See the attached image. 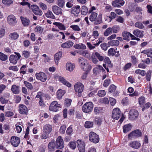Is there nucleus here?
Wrapping results in <instances>:
<instances>
[{
    "instance_id": "52",
    "label": "nucleus",
    "mask_w": 152,
    "mask_h": 152,
    "mask_svg": "<svg viewBox=\"0 0 152 152\" xmlns=\"http://www.w3.org/2000/svg\"><path fill=\"white\" fill-rule=\"evenodd\" d=\"M2 3L6 5H10L12 4L13 1L12 0H2Z\"/></svg>"
},
{
    "instance_id": "37",
    "label": "nucleus",
    "mask_w": 152,
    "mask_h": 152,
    "mask_svg": "<svg viewBox=\"0 0 152 152\" xmlns=\"http://www.w3.org/2000/svg\"><path fill=\"white\" fill-rule=\"evenodd\" d=\"M108 43L110 46H117L119 45V42L118 40H113L109 42Z\"/></svg>"
},
{
    "instance_id": "5",
    "label": "nucleus",
    "mask_w": 152,
    "mask_h": 152,
    "mask_svg": "<svg viewBox=\"0 0 152 152\" xmlns=\"http://www.w3.org/2000/svg\"><path fill=\"white\" fill-rule=\"evenodd\" d=\"M142 135L141 131L139 129H136L130 133L128 135V138L132 140L141 137Z\"/></svg>"
},
{
    "instance_id": "48",
    "label": "nucleus",
    "mask_w": 152,
    "mask_h": 152,
    "mask_svg": "<svg viewBox=\"0 0 152 152\" xmlns=\"http://www.w3.org/2000/svg\"><path fill=\"white\" fill-rule=\"evenodd\" d=\"M135 73L137 74L144 76L146 74L145 71L144 70H141L140 69H138L135 71Z\"/></svg>"
},
{
    "instance_id": "49",
    "label": "nucleus",
    "mask_w": 152,
    "mask_h": 152,
    "mask_svg": "<svg viewBox=\"0 0 152 152\" xmlns=\"http://www.w3.org/2000/svg\"><path fill=\"white\" fill-rule=\"evenodd\" d=\"M108 53L109 56H113L115 55V54L116 53V52L113 48H111L108 50Z\"/></svg>"
},
{
    "instance_id": "31",
    "label": "nucleus",
    "mask_w": 152,
    "mask_h": 152,
    "mask_svg": "<svg viewBox=\"0 0 152 152\" xmlns=\"http://www.w3.org/2000/svg\"><path fill=\"white\" fill-rule=\"evenodd\" d=\"M65 93V91L61 89H59L57 92V96L58 99H60L64 96Z\"/></svg>"
},
{
    "instance_id": "22",
    "label": "nucleus",
    "mask_w": 152,
    "mask_h": 152,
    "mask_svg": "<svg viewBox=\"0 0 152 152\" xmlns=\"http://www.w3.org/2000/svg\"><path fill=\"white\" fill-rule=\"evenodd\" d=\"M52 130V126L51 125L46 124L45 125L43 129V132L44 133L50 134Z\"/></svg>"
},
{
    "instance_id": "17",
    "label": "nucleus",
    "mask_w": 152,
    "mask_h": 152,
    "mask_svg": "<svg viewBox=\"0 0 152 152\" xmlns=\"http://www.w3.org/2000/svg\"><path fill=\"white\" fill-rule=\"evenodd\" d=\"M129 145L133 148L138 149L140 147L141 144L139 141H133L129 142Z\"/></svg>"
},
{
    "instance_id": "27",
    "label": "nucleus",
    "mask_w": 152,
    "mask_h": 152,
    "mask_svg": "<svg viewBox=\"0 0 152 152\" xmlns=\"http://www.w3.org/2000/svg\"><path fill=\"white\" fill-rule=\"evenodd\" d=\"M62 55V52L60 51L56 53L54 56V59L56 64L58 63V61L60 59Z\"/></svg>"
},
{
    "instance_id": "25",
    "label": "nucleus",
    "mask_w": 152,
    "mask_h": 152,
    "mask_svg": "<svg viewBox=\"0 0 152 152\" xmlns=\"http://www.w3.org/2000/svg\"><path fill=\"white\" fill-rule=\"evenodd\" d=\"M143 31H141L139 29H137L133 31V34L136 36L140 38H142L143 36Z\"/></svg>"
},
{
    "instance_id": "59",
    "label": "nucleus",
    "mask_w": 152,
    "mask_h": 152,
    "mask_svg": "<svg viewBox=\"0 0 152 152\" xmlns=\"http://www.w3.org/2000/svg\"><path fill=\"white\" fill-rule=\"evenodd\" d=\"M30 52L27 51H23L22 55L25 58H28L30 56Z\"/></svg>"
},
{
    "instance_id": "19",
    "label": "nucleus",
    "mask_w": 152,
    "mask_h": 152,
    "mask_svg": "<svg viewBox=\"0 0 152 152\" xmlns=\"http://www.w3.org/2000/svg\"><path fill=\"white\" fill-rule=\"evenodd\" d=\"M19 111L20 114H25L27 113L28 110L25 105L20 104L19 107Z\"/></svg>"
},
{
    "instance_id": "7",
    "label": "nucleus",
    "mask_w": 152,
    "mask_h": 152,
    "mask_svg": "<svg viewBox=\"0 0 152 152\" xmlns=\"http://www.w3.org/2000/svg\"><path fill=\"white\" fill-rule=\"evenodd\" d=\"M129 119L133 121L137 118L138 116L139 113L137 110L132 109L129 111Z\"/></svg>"
},
{
    "instance_id": "24",
    "label": "nucleus",
    "mask_w": 152,
    "mask_h": 152,
    "mask_svg": "<svg viewBox=\"0 0 152 152\" xmlns=\"http://www.w3.org/2000/svg\"><path fill=\"white\" fill-rule=\"evenodd\" d=\"M58 79L63 84L66 85L68 87H70L71 86V84L67 82L63 77H59Z\"/></svg>"
},
{
    "instance_id": "3",
    "label": "nucleus",
    "mask_w": 152,
    "mask_h": 152,
    "mask_svg": "<svg viewBox=\"0 0 152 152\" xmlns=\"http://www.w3.org/2000/svg\"><path fill=\"white\" fill-rule=\"evenodd\" d=\"M93 106L94 105L92 102H86L83 106L82 110L85 113H89L92 110Z\"/></svg>"
},
{
    "instance_id": "16",
    "label": "nucleus",
    "mask_w": 152,
    "mask_h": 152,
    "mask_svg": "<svg viewBox=\"0 0 152 152\" xmlns=\"http://www.w3.org/2000/svg\"><path fill=\"white\" fill-rule=\"evenodd\" d=\"M125 1L123 0H115L113 1L112 4L113 6L116 7H120L124 5Z\"/></svg>"
},
{
    "instance_id": "11",
    "label": "nucleus",
    "mask_w": 152,
    "mask_h": 152,
    "mask_svg": "<svg viewBox=\"0 0 152 152\" xmlns=\"http://www.w3.org/2000/svg\"><path fill=\"white\" fill-rule=\"evenodd\" d=\"M20 139L18 137L15 136H12L10 139L11 144L14 147H17L20 143Z\"/></svg>"
},
{
    "instance_id": "32",
    "label": "nucleus",
    "mask_w": 152,
    "mask_h": 152,
    "mask_svg": "<svg viewBox=\"0 0 152 152\" xmlns=\"http://www.w3.org/2000/svg\"><path fill=\"white\" fill-rule=\"evenodd\" d=\"M48 147L49 151H54L56 148L55 143L52 142H50L48 145Z\"/></svg>"
},
{
    "instance_id": "6",
    "label": "nucleus",
    "mask_w": 152,
    "mask_h": 152,
    "mask_svg": "<svg viewBox=\"0 0 152 152\" xmlns=\"http://www.w3.org/2000/svg\"><path fill=\"white\" fill-rule=\"evenodd\" d=\"M89 140L91 142L96 143L99 142V136L96 133L91 132L89 135Z\"/></svg>"
},
{
    "instance_id": "20",
    "label": "nucleus",
    "mask_w": 152,
    "mask_h": 152,
    "mask_svg": "<svg viewBox=\"0 0 152 152\" xmlns=\"http://www.w3.org/2000/svg\"><path fill=\"white\" fill-rule=\"evenodd\" d=\"M80 6L78 5L73 7L71 9V12L75 16H77L78 14L80 12Z\"/></svg>"
},
{
    "instance_id": "4",
    "label": "nucleus",
    "mask_w": 152,
    "mask_h": 152,
    "mask_svg": "<svg viewBox=\"0 0 152 152\" xmlns=\"http://www.w3.org/2000/svg\"><path fill=\"white\" fill-rule=\"evenodd\" d=\"M91 60L92 62L96 64L98 62L97 58L100 61H102L104 59V57L101 56L99 53L97 52L93 53L91 56Z\"/></svg>"
},
{
    "instance_id": "40",
    "label": "nucleus",
    "mask_w": 152,
    "mask_h": 152,
    "mask_svg": "<svg viewBox=\"0 0 152 152\" xmlns=\"http://www.w3.org/2000/svg\"><path fill=\"white\" fill-rule=\"evenodd\" d=\"M97 14L95 12H93L91 13L90 16V20L91 21L95 20L97 17Z\"/></svg>"
},
{
    "instance_id": "1",
    "label": "nucleus",
    "mask_w": 152,
    "mask_h": 152,
    "mask_svg": "<svg viewBox=\"0 0 152 152\" xmlns=\"http://www.w3.org/2000/svg\"><path fill=\"white\" fill-rule=\"evenodd\" d=\"M78 61L81 68L84 71L88 72L91 69L90 66L87 60L83 57H80L78 59Z\"/></svg>"
},
{
    "instance_id": "43",
    "label": "nucleus",
    "mask_w": 152,
    "mask_h": 152,
    "mask_svg": "<svg viewBox=\"0 0 152 152\" xmlns=\"http://www.w3.org/2000/svg\"><path fill=\"white\" fill-rule=\"evenodd\" d=\"M94 125L93 122L91 121H86L85 124V127L86 128H90L93 127Z\"/></svg>"
},
{
    "instance_id": "8",
    "label": "nucleus",
    "mask_w": 152,
    "mask_h": 152,
    "mask_svg": "<svg viewBox=\"0 0 152 152\" xmlns=\"http://www.w3.org/2000/svg\"><path fill=\"white\" fill-rule=\"evenodd\" d=\"M61 105L60 104H58L56 101H53L50 104L49 109L50 110L56 112L58 110V108L60 107Z\"/></svg>"
},
{
    "instance_id": "51",
    "label": "nucleus",
    "mask_w": 152,
    "mask_h": 152,
    "mask_svg": "<svg viewBox=\"0 0 152 152\" xmlns=\"http://www.w3.org/2000/svg\"><path fill=\"white\" fill-rule=\"evenodd\" d=\"M100 103H103L105 104H107L109 103V101L107 98H103L100 100Z\"/></svg>"
},
{
    "instance_id": "12",
    "label": "nucleus",
    "mask_w": 152,
    "mask_h": 152,
    "mask_svg": "<svg viewBox=\"0 0 152 152\" xmlns=\"http://www.w3.org/2000/svg\"><path fill=\"white\" fill-rule=\"evenodd\" d=\"M84 86L81 83H77L74 85V88L76 92L81 93L83 91Z\"/></svg>"
},
{
    "instance_id": "39",
    "label": "nucleus",
    "mask_w": 152,
    "mask_h": 152,
    "mask_svg": "<svg viewBox=\"0 0 152 152\" xmlns=\"http://www.w3.org/2000/svg\"><path fill=\"white\" fill-rule=\"evenodd\" d=\"M9 37L12 39H16L19 37L18 34L16 32L10 33L9 35Z\"/></svg>"
},
{
    "instance_id": "42",
    "label": "nucleus",
    "mask_w": 152,
    "mask_h": 152,
    "mask_svg": "<svg viewBox=\"0 0 152 152\" xmlns=\"http://www.w3.org/2000/svg\"><path fill=\"white\" fill-rule=\"evenodd\" d=\"M112 30L111 28L109 27L107 28L104 32V35L105 36H107L109 34H112Z\"/></svg>"
},
{
    "instance_id": "21",
    "label": "nucleus",
    "mask_w": 152,
    "mask_h": 152,
    "mask_svg": "<svg viewBox=\"0 0 152 152\" xmlns=\"http://www.w3.org/2000/svg\"><path fill=\"white\" fill-rule=\"evenodd\" d=\"M74 43L71 40H68L61 45V47L63 48H69L71 47Z\"/></svg>"
},
{
    "instance_id": "53",
    "label": "nucleus",
    "mask_w": 152,
    "mask_h": 152,
    "mask_svg": "<svg viewBox=\"0 0 152 152\" xmlns=\"http://www.w3.org/2000/svg\"><path fill=\"white\" fill-rule=\"evenodd\" d=\"M97 67H96L95 68H94L93 71L94 72V73L96 75L98 72H96V69H99V70H102V71H105L104 69H103V67L100 65H97Z\"/></svg>"
},
{
    "instance_id": "26",
    "label": "nucleus",
    "mask_w": 152,
    "mask_h": 152,
    "mask_svg": "<svg viewBox=\"0 0 152 152\" xmlns=\"http://www.w3.org/2000/svg\"><path fill=\"white\" fill-rule=\"evenodd\" d=\"M18 61V58L17 56L12 55L10 56V61L11 63L15 64L17 63Z\"/></svg>"
},
{
    "instance_id": "61",
    "label": "nucleus",
    "mask_w": 152,
    "mask_h": 152,
    "mask_svg": "<svg viewBox=\"0 0 152 152\" xmlns=\"http://www.w3.org/2000/svg\"><path fill=\"white\" fill-rule=\"evenodd\" d=\"M106 92L104 90H100L98 91V95L100 97H103L105 96Z\"/></svg>"
},
{
    "instance_id": "2",
    "label": "nucleus",
    "mask_w": 152,
    "mask_h": 152,
    "mask_svg": "<svg viewBox=\"0 0 152 152\" xmlns=\"http://www.w3.org/2000/svg\"><path fill=\"white\" fill-rule=\"evenodd\" d=\"M121 117L120 119L118 121V123L119 124H121L124 120V118L119 108H114L113 111L112 118L114 119L118 120Z\"/></svg>"
},
{
    "instance_id": "55",
    "label": "nucleus",
    "mask_w": 152,
    "mask_h": 152,
    "mask_svg": "<svg viewBox=\"0 0 152 152\" xmlns=\"http://www.w3.org/2000/svg\"><path fill=\"white\" fill-rule=\"evenodd\" d=\"M39 5L40 8H41L43 10H45L47 9V5L42 2H39Z\"/></svg>"
},
{
    "instance_id": "36",
    "label": "nucleus",
    "mask_w": 152,
    "mask_h": 152,
    "mask_svg": "<svg viewBox=\"0 0 152 152\" xmlns=\"http://www.w3.org/2000/svg\"><path fill=\"white\" fill-rule=\"evenodd\" d=\"M45 16L48 18H50L52 19H55V17L53 15L52 12L50 10H48L45 13Z\"/></svg>"
},
{
    "instance_id": "58",
    "label": "nucleus",
    "mask_w": 152,
    "mask_h": 152,
    "mask_svg": "<svg viewBox=\"0 0 152 152\" xmlns=\"http://www.w3.org/2000/svg\"><path fill=\"white\" fill-rule=\"evenodd\" d=\"M116 86L113 84L110 86L109 89V91L111 93L114 92L116 89Z\"/></svg>"
},
{
    "instance_id": "18",
    "label": "nucleus",
    "mask_w": 152,
    "mask_h": 152,
    "mask_svg": "<svg viewBox=\"0 0 152 152\" xmlns=\"http://www.w3.org/2000/svg\"><path fill=\"white\" fill-rule=\"evenodd\" d=\"M52 8L53 11L55 14L58 15L62 14V10L58 6L54 5L52 7Z\"/></svg>"
},
{
    "instance_id": "10",
    "label": "nucleus",
    "mask_w": 152,
    "mask_h": 152,
    "mask_svg": "<svg viewBox=\"0 0 152 152\" xmlns=\"http://www.w3.org/2000/svg\"><path fill=\"white\" fill-rule=\"evenodd\" d=\"M31 8L33 12L35 15H39V16L42 15V11L40 10L37 5H32L31 6Z\"/></svg>"
},
{
    "instance_id": "44",
    "label": "nucleus",
    "mask_w": 152,
    "mask_h": 152,
    "mask_svg": "<svg viewBox=\"0 0 152 152\" xmlns=\"http://www.w3.org/2000/svg\"><path fill=\"white\" fill-rule=\"evenodd\" d=\"M65 1L64 0H58L56 4L59 7L63 8L65 5Z\"/></svg>"
},
{
    "instance_id": "50",
    "label": "nucleus",
    "mask_w": 152,
    "mask_h": 152,
    "mask_svg": "<svg viewBox=\"0 0 152 152\" xmlns=\"http://www.w3.org/2000/svg\"><path fill=\"white\" fill-rule=\"evenodd\" d=\"M103 110L102 107H95L94 108V112L95 114L99 113Z\"/></svg>"
},
{
    "instance_id": "23",
    "label": "nucleus",
    "mask_w": 152,
    "mask_h": 152,
    "mask_svg": "<svg viewBox=\"0 0 152 152\" xmlns=\"http://www.w3.org/2000/svg\"><path fill=\"white\" fill-rule=\"evenodd\" d=\"M11 90L14 94H18L20 92V86L15 85H13L12 86Z\"/></svg>"
},
{
    "instance_id": "54",
    "label": "nucleus",
    "mask_w": 152,
    "mask_h": 152,
    "mask_svg": "<svg viewBox=\"0 0 152 152\" xmlns=\"http://www.w3.org/2000/svg\"><path fill=\"white\" fill-rule=\"evenodd\" d=\"M70 28L75 31H79L81 30L79 27L77 25H72L70 26Z\"/></svg>"
},
{
    "instance_id": "60",
    "label": "nucleus",
    "mask_w": 152,
    "mask_h": 152,
    "mask_svg": "<svg viewBox=\"0 0 152 152\" xmlns=\"http://www.w3.org/2000/svg\"><path fill=\"white\" fill-rule=\"evenodd\" d=\"M69 147L72 149H75L76 147V142L75 141L71 142L69 143Z\"/></svg>"
},
{
    "instance_id": "56",
    "label": "nucleus",
    "mask_w": 152,
    "mask_h": 152,
    "mask_svg": "<svg viewBox=\"0 0 152 152\" xmlns=\"http://www.w3.org/2000/svg\"><path fill=\"white\" fill-rule=\"evenodd\" d=\"M24 83L28 89L30 90H31L32 89L33 86L31 83L26 81H24Z\"/></svg>"
},
{
    "instance_id": "14",
    "label": "nucleus",
    "mask_w": 152,
    "mask_h": 152,
    "mask_svg": "<svg viewBox=\"0 0 152 152\" xmlns=\"http://www.w3.org/2000/svg\"><path fill=\"white\" fill-rule=\"evenodd\" d=\"M77 146L80 152H85V143L78 140L77 141Z\"/></svg>"
},
{
    "instance_id": "13",
    "label": "nucleus",
    "mask_w": 152,
    "mask_h": 152,
    "mask_svg": "<svg viewBox=\"0 0 152 152\" xmlns=\"http://www.w3.org/2000/svg\"><path fill=\"white\" fill-rule=\"evenodd\" d=\"M7 22L10 25L14 26L17 23L16 18L14 15H10L7 17Z\"/></svg>"
},
{
    "instance_id": "41",
    "label": "nucleus",
    "mask_w": 152,
    "mask_h": 152,
    "mask_svg": "<svg viewBox=\"0 0 152 152\" xmlns=\"http://www.w3.org/2000/svg\"><path fill=\"white\" fill-rule=\"evenodd\" d=\"M139 103L141 107L143 106L145 103V98L143 96H141L138 99Z\"/></svg>"
},
{
    "instance_id": "38",
    "label": "nucleus",
    "mask_w": 152,
    "mask_h": 152,
    "mask_svg": "<svg viewBox=\"0 0 152 152\" xmlns=\"http://www.w3.org/2000/svg\"><path fill=\"white\" fill-rule=\"evenodd\" d=\"M134 26L139 29H142L145 28V26L142 23L139 21L136 22L134 24Z\"/></svg>"
},
{
    "instance_id": "33",
    "label": "nucleus",
    "mask_w": 152,
    "mask_h": 152,
    "mask_svg": "<svg viewBox=\"0 0 152 152\" xmlns=\"http://www.w3.org/2000/svg\"><path fill=\"white\" fill-rule=\"evenodd\" d=\"M141 53L146 54L148 57L152 58V49L144 50L141 52Z\"/></svg>"
},
{
    "instance_id": "46",
    "label": "nucleus",
    "mask_w": 152,
    "mask_h": 152,
    "mask_svg": "<svg viewBox=\"0 0 152 152\" xmlns=\"http://www.w3.org/2000/svg\"><path fill=\"white\" fill-rule=\"evenodd\" d=\"M74 47L75 49H85L86 48V46L82 44L81 45L76 44L74 46Z\"/></svg>"
},
{
    "instance_id": "62",
    "label": "nucleus",
    "mask_w": 152,
    "mask_h": 152,
    "mask_svg": "<svg viewBox=\"0 0 152 152\" xmlns=\"http://www.w3.org/2000/svg\"><path fill=\"white\" fill-rule=\"evenodd\" d=\"M111 16H109V22H110L113 19H114L115 18L117 15L114 12H111L110 13Z\"/></svg>"
},
{
    "instance_id": "30",
    "label": "nucleus",
    "mask_w": 152,
    "mask_h": 152,
    "mask_svg": "<svg viewBox=\"0 0 152 152\" xmlns=\"http://www.w3.org/2000/svg\"><path fill=\"white\" fill-rule=\"evenodd\" d=\"M20 19L22 21L23 24L25 26H28L29 24L30 20L26 18L23 17H20Z\"/></svg>"
},
{
    "instance_id": "64",
    "label": "nucleus",
    "mask_w": 152,
    "mask_h": 152,
    "mask_svg": "<svg viewBox=\"0 0 152 152\" xmlns=\"http://www.w3.org/2000/svg\"><path fill=\"white\" fill-rule=\"evenodd\" d=\"M112 30V31L113 33H116L118 32L119 30V28L117 26H114L111 28Z\"/></svg>"
},
{
    "instance_id": "15",
    "label": "nucleus",
    "mask_w": 152,
    "mask_h": 152,
    "mask_svg": "<svg viewBox=\"0 0 152 152\" xmlns=\"http://www.w3.org/2000/svg\"><path fill=\"white\" fill-rule=\"evenodd\" d=\"M56 144L57 148L62 149L64 148V140L61 136H59L57 137L56 141Z\"/></svg>"
},
{
    "instance_id": "45",
    "label": "nucleus",
    "mask_w": 152,
    "mask_h": 152,
    "mask_svg": "<svg viewBox=\"0 0 152 152\" xmlns=\"http://www.w3.org/2000/svg\"><path fill=\"white\" fill-rule=\"evenodd\" d=\"M88 10L87 7L85 6H83L82 7L81 13L84 15H86L88 12Z\"/></svg>"
},
{
    "instance_id": "29",
    "label": "nucleus",
    "mask_w": 152,
    "mask_h": 152,
    "mask_svg": "<svg viewBox=\"0 0 152 152\" xmlns=\"http://www.w3.org/2000/svg\"><path fill=\"white\" fill-rule=\"evenodd\" d=\"M132 126L131 124L125 125L123 127V132L124 133H127L131 130Z\"/></svg>"
},
{
    "instance_id": "9",
    "label": "nucleus",
    "mask_w": 152,
    "mask_h": 152,
    "mask_svg": "<svg viewBox=\"0 0 152 152\" xmlns=\"http://www.w3.org/2000/svg\"><path fill=\"white\" fill-rule=\"evenodd\" d=\"M35 76L37 80L43 82H45L47 79V75L45 73L42 72L36 73Z\"/></svg>"
},
{
    "instance_id": "34",
    "label": "nucleus",
    "mask_w": 152,
    "mask_h": 152,
    "mask_svg": "<svg viewBox=\"0 0 152 152\" xmlns=\"http://www.w3.org/2000/svg\"><path fill=\"white\" fill-rule=\"evenodd\" d=\"M75 68V65L71 63H67L66 65V70L69 71H72Z\"/></svg>"
},
{
    "instance_id": "63",
    "label": "nucleus",
    "mask_w": 152,
    "mask_h": 152,
    "mask_svg": "<svg viewBox=\"0 0 152 152\" xmlns=\"http://www.w3.org/2000/svg\"><path fill=\"white\" fill-rule=\"evenodd\" d=\"M35 31L39 33H42L43 31V29L40 26H37L35 29Z\"/></svg>"
},
{
    "instance_id": "35",
    "label": "nucleus",
    "mask_w": 152,
    "mask_h": 152,
    "mask_svg": "<svg viewBox=\"0 0 152 152\" xmlns=\"http://www.w3.org/2000/svg\"><path fill=\"white\" fill-rule=\"evenodd\" d=\"M53 24L58 27L61 30H65L66 29L64 26L60 23L54 22Z\"/></svg>"
},
{
    "instance_id": "28",
    "label": "nucleus",
    "mask_w": 152,
    "mask_h": 152,
    "mask_svg": "<svg viewBox=\"0 0 152 152\" xmlns=\"http://www.w3.org/2000/svg\"><path fill=\"white\" fill-rule=\"evenodd\" d=\"M131 34L126 31H125L123 32L122 36L123 39L125 40L129 41L130 39Z\"/></svg>"
},
{
    "instance_id": "57",
    "label": "nucleus",
    "mask_w": 152,
    "mask_h": 152,
    "mask_svg": "<svg viewBox=\"0 0 152 152\" xmlns=\"http://www.w3.org/2000/svg\"><path fill=\"white\" fill-rule=\"evenodd\" d=\"M7 56L4 53H0V59L2 61H5L7 59Z\"/></svg>"
},
{
    "instance_id": "47",
    "label": "nucleus",
    "mask_w": 152,
    "mask_h": 152,
    "mask_svg": "<svg viewBox=\"0 0 152 152\" xmlns=\"http://www.w3.org/2000/svg\"><path fill=\"white\" fill-rule=\"evenodd\" d=\"M72 100L69 99H66L64 101V105L65 106L68 107L71 104Z\"/></svg>"
}]
</instances>
